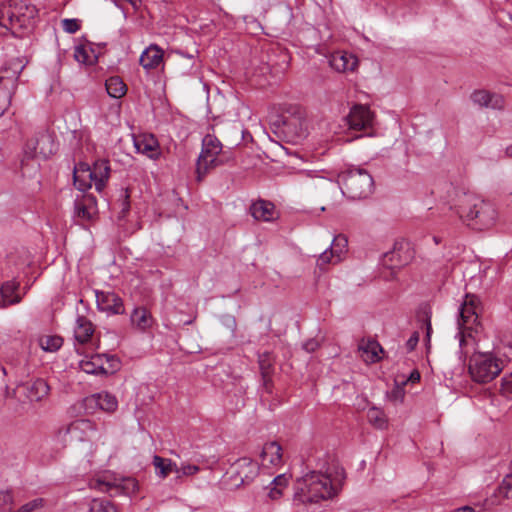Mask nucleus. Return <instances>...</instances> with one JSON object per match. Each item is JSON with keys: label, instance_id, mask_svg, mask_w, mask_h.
<instances>
[{"label": "nucleus", "instance_id": "f257e3e1", "mask_svg": "<svg viewBox=\"0 0 512 512\" xmlns=\"http://www.w3.org/2000/svg\"><path fill=\"white\" fill-rule=\"evenodd\" d=\"M456 197L451 208L455 209L459 218L468 226L484 230L495 224L497 211L490 202L465 192L457 193Z\"/></svg>", "mask_w": 512, "mask_h": 512}, {"label": "nucleus", "instance_id": "f03ea898", "mask_svg": "<svg viewBox=\"0 0 512 512\" xmlns=\"http://www.w3.org/2000/svg\"><path fill=\"white\" fill-rule=\"evenodd\" d=\"M479 299L473 294H466L459 307V317L457 320L459 332L456 337L459 339L460 358H466L469 353V347L475 345V339L472 336V330L478 324Z\"/></svg>", "mask_w": 512, "mask_h": 512}, {"label": "nucleus", "instance_id": "7ed1b4c3", "mask_svg": "<svg viewBox=\"0 0 512 512\" xmlns=\"http://www.w3.org/2000/svg\"><path fill=\"white\" fill-rule=\"evenodd\" d=\"M297 493L303 501L317 503L332 498L336 492L328 476L312 471L297 480Z\"/></svg>", "mask_w": 512, "mask_h": 512}, {"label": "nucleus", "instance_id": "20e7f679", "mask_svg": "<svg viewBox=\"0 0 512 512\" xmlns=\"http://www.w3.org/2000/svg\"><path fill=\"white\" fill-rule=\"evenodd\" d=\"M342 193L351 199H365L374 190V180L370 173L361 168L350 169L339 175Z\"/></svg>", "mask_w": 512, "mask_h": 512}, {"label": "nucleus", "instance_id": "39448f33", "mask_svg": "<svg viewBox=\"0 0 512 512\" xmlns=\"http://www.w3.org/2000/svg\"><path fill=\"white\" fill-rule=\"evenodd\" d=\"M503 370V360L491 352L474 353L469 361V373L473 381L488 383Z\"/></svg>", "mask_w": 512, "mask_h": 512}, {"label": "nucleus", "instance_id": "423d86ee", "mask_svg": "<svg viewBox=\"0 0 512 512\" xmlns=\"http://www.w3.org/2000/svg\"><path fill=\"white\" fill-rule=\"evenodd\" d=\"M222 143L214 135L207 134L202 139V149L196 163V179L201 182L210 169L222 165L224 160L219 157Z\"/></svg>", "mask_w": 512, "mask_h": 512}, {"label": "nucleus", "instance_id": "0eeeda50", "mask_svg": "<svg viewBox=\"0 0 512 512\" xmlns=\"http://www.w3.org/2000/svg\"><path fill=\"white\" fill-rule=\"evenodd\" d=\"M37 14L36 7L26 3H20L13 9L6 10L7 30L21 37L19 34L21 31L33 29Z\"/></svg>", "mask_w": 512, "mask_h": 512}, {"label": "nucleus", "instance_id": "6e6552de", "mask_svg": "<svg viewBox=\"0 0 512 512\" xmlns=\"http://www.w3.org/2000/svg\"><path fill=\"white\" fill-rule=\"evenodd\" d=\"M90 487L101 492L109 493L110 496L124 494L131 496L138 490V482L131 477L113 480L108 477L97 478L90 481Z\"/></svg>", "mask_w": 512, "mask_h": 512}, {"label": "nucleus", "instance_id": "1a4fd4ad", "mask_svg": "<svg viewBox=\"0 0 512 512\" xmlns=\"http://www.w3.org/2000/svg\"><path fill=\"white\" fill-rule=\"evenodd\" d=\"M83 406L85 411L91 414L97 410L112 413L117 409L118 401L114 395L103 391L84 398Z\"/></svg>", "mask_w": 512, "mask_h": 512}, {"label": "nucleus", "instance_id": "9d476101", "mask_svg": "<svg viewBox=\"0 0 512 512\" xmlns=\"http://www.w3.org/2000/svg\"><path fill=\"white\" fill-rule=\"evenodd\" d=\"M71 440L92 441L97 435V425L89 419H78L65 428Z\"/></svg>", "mask_w": 512, "mask_h": 512}, {"label": "nucleus", "instance_id": "9b49d317", "mask_svg": "<svg viewBox=\"0 0 512 512\" xmlns=\"http://www.w3.org/2000/svg\"><path fill=\"white\" fill-rule=\"evenodd\" d=\"M232 478L237 486L250 483L257 475L258 466L251 458L242 457L232 465Z\"/></svg>", "mask_w": 512, "mask_h": 512}, {"label": "nucleus", "instance_id": "f8f14e48", "mask_svg": "<svg viewBox=\"0 0 512 512\" xmlns=\"http://www.w3.org/2000/svg\"><path fill=\"white\" fill-rule=\"evenodd\" d=\"M347 124L352 130H364L372 126L373 113L365 105H355L346 117Z\"/></svg>", "mask_w": 512, "mask_h": 512}, {"label": "nucleus", "instance_id": "ddd939ff", "mask_svg": "<svg viewBox=\"0 0 512 512\" xmlns=\"http://www.w3.org/2000/svg\"><path fill=\"white\" fill-rule=\"evenodd\" d=\"M282 132L288 141L297 143L307 136L306 121L301 116H288L283 119Z\"/></svg>", "mask_w": 512, "mask_h": 512}, {"label": "nucleus", "instance_id": "4468645a", "mask_svg": "<svg viewBox=\"0 0 512 512\" xmlns=\"http://www.w3.org/2000/svg\"><path fill=\"white\" fill-rule=\"evenodd\" d=\"M97 201L92 194H82L74 201V216L82 221H91L96 216Z\"/></svg>", "mask_w": 512, "mask_h": 512}, {"label": "nucleus", "instance_id": "2eb2a0df", "mask_svg": "<svg viewBox=\"0 0 512 512\" xmlns=\"http://www.w3.org/2000/svg\"><path fill=\"white\" fill-rule=\"evenodd\" d=\"M98 307L113 314H122L124 306L122 299L113 292L96 291Z\"/></svg>", "mask_w": 512, "mask_h": 512}, {"label": "nucleus", "instance_id": "dca6fc26", "mask_svg": "<svg viewBox=\"0 0 512 512\" xmlns=\"http://www.w3.org/2000/svg\"><path fill=\"white\" fill-rule=\"evenodd\" d=\"M251 216L257 221L270 222L277 218L275 205L263 199L253 202L249 208Z\"/></svg>", "mask_w": 512, "mask_h": 512}, {"label": "nucleus", "instance_id": "f3484780", "mask_svg": "<svg viewBox=\"0 0 512 512\" xmlns=\"http://www.w3.org/2000/svg\"><path fill=\"white\" fill-rule=\"evenodd\" d=\"M136 150L150 158H157L160 155L158 139L153 134H141L134 137Z\"/></svg>", "mask_w": 512, "mask_h": 512}, {"label": "nucleus", "instance_id": "a211bd4d", "mask_svg": "<svg viewBox=\"0 0 512 512\" xmlns=\"http://www.w3.org/2000/svg\"><path fill=\"white\" fill-rule=\"evenodd\" d=\"M110 171L109 161L106 159H99L94 162L92 167L90 166L91 177L98 192L104 189L110 177Z\"/></svg>", "mask_w": 512, "mask_h": 512}, {"label": "nucleus", "instance_id": "6ab92c4d", "mask_svg": "<svg viewBox=\"0 0 512 512\" xmlns=\"http://www.w3.org/2000/svg\"><path fill=\"white\" fill-rule=\"evenodd\" d=\"M471 100L480 107L502 109L504 100L501 95L486 90H476L471 94Z\"/></svg>", "mask_w": 512, "mask_h": 512}, {"label": "nucleus", "instance_id": "aec40b11", "mask_svg": "<svg viewBox=\"0 0 512 512\" xmlns=\"http://www.w3.org/2000/svg\"><path fill=\"white\" fill-rule=\"evenodd\" d=\"M20 283L16 280L4 282L0 287V308H6L21 302L22 297L17 294Z\"/></svg>", "mask_w": 512, "mask_h": 512}, {"label": "nucleus", "instance_id": "412c9836", "mask_svg": "<svg viewBox=\"0 0 512 512\" xmlns=\"http://www.w3.org/2000/svg\"><path fill=\"white\" fill-rule=\"evenodd\" d=\"M329 64L337 72H346L356 68L357 60L353 55L339 51L331 54Z\"/></svg>", "mask_w": 512, "mask_h": 512}, {"label": "nucleus", "instance_id": "4be33fe9", "mask_svg": "<svg viewBox=\"0 0 512 512\" xmlns=\"http://www.w3.org/2000/svg\"><path fill=\"white\" fill-rule=\"evenodd\" d=\"M170 106L168 105L164 111V102L162 101V116H165L166 129L165 131L168 133L167 138L170 142H174L173 136L176 135L179 137L180 128L183 127V118L179 113H172L170 111Z\"/></svg>", "mask_w": 512, "mask_h": 512}, {"label": "nucleus", "instance_id": "5701e85b", "mask_svg": "<svg viewBox=\"0 0 512 512\" xmlns=\"http://www.w3.org/2000/svg\"><path fill=\"white\" fill-rule=\"evenodd\" d=\"M74 185L80 191L91 188L93 178L91 177L90 165L87 163H79L74 167L73 171Z\"/></svg>", "mask_w": 512, "mask_h": 512}, {"label": "nucleus", "instance_id": "b1692460", "mask_svg": "<svg viewBox=\"0 0 512 512\" xmlns=\"http://www.w3.org/2000/svg\"><path fill=\"white\" fill-rule=\"evenodd\" d=\"M26 391V397L30 401H41L45 398L50 390L49 385L43 379H36L23 385Z\"/></svg>", "mask_w": 512, "mask_h": 512}, {"label": "nucleus", "instance_id": "393cba45", "mask_svg": "<svg viewBox=\"0 0 512 512\" xmlns=\"http://www.w3.org/2000/svg\"><path fill=\"white\" fill-rule=\"evenodd\" d=\"M94 326L85 316H78L74 329V337L77 342L84 344L88 342L93 335Z\"/></svg>", "mask_w": 512, "mask_h": 512}, {"label": "nucleus", "instance_id": "a878e982", "mask_svg": "<svg viewBox=\"0 0 512 512\" xmlns=\"http://www.w3.org/2000/svg\"><path fill=\"white\" fill-rule=\"evenodd\" d=\"M141 66L149 71L160 65V47L157 44H151L140 56Z\"/></svg>", "mask_w": 512, "mask_h": 512}, {"label": "nucleus", "instance_id": "bb28decb", "mask_svg": "<svg viewBox=\"0 0 512 512\" xmlns=\"http://www.w3.org/2000/svg\"><path fill=\"white\" fill-rule=\"evenodd\" d=\"M131 323L139 330L145 331L154 323L151 313L145 307H137L130 316Z\"/></svg>", "mask_w": 512, "mask_h": 512}, {"label": "nucleus", "instance_id": "cd10ccee", "mask_svg": "<svg viewBox=\"0 0 512 512\" xmlns=\"http://www.w3.org/2000/svg\"><path fill=\"white\" fill-rule=\"evenodd\" d=\"M35 143L39 148V151H37L39 153V157L43 159L49 158L56 152L57 146L54 142L53 136L49 133H39L37 135V142Z\"/></svg>", "mask_w": 512, "mask_h": 512}, {"label": "nucleus", "instance_id": "c85d7f7f", "mask_svg": "<svg viewBox=\"0 0 512 512\" xmlns=\"http://www.w3.org/2000/svg\"><path fill=\"white\" fill-rule=\"evenodd\" d=\"M361 351V357L366 363H376L381 358L380 352H383L381 345L375 340H369L366 344L359 347Z\"/></svg>", "mask_w": 512, "mask_h": 512}, {"label": "nucleus", "instance_id": "c756f323", "mask_svg": "<svg viewBox=\"0 0 512 512\" xmlns=\"http://www.w3.org/2000/svg\"><path fill=\"white\" fill-rule=\"evenodd\" d=\"M402 245L400 247H397L395 245L394 249L392 251H389L384 254L383 262L385 265L389 266L390 268H398L406 265L411 258V255L407 251V254L405 257H402L401 250Z\"/></svg>", "mask_w": 512, "mask_h": 512}, {"label": "nucleus", "instance_id": "7c9ffc66", "mask_svg": "<svg viewBox=\"0 0 512 512\" xmlns=\"http://www.w3.org/2000/svg\"><path fill=\"white\" fill-rule=\"evenodd\" d=\"M260 457L263 461L268 458V461L272 465H277L282 460V447L276 442L266 443L261 451Z\"/></svg>", "mask_w": 512, "mask_h": 512}, {"label": "nucleus", "instance_id": "2f4dec72", "mask_svg": "<svg viewBox=\"0 0 512 512\" xmlns=\"http://www.w3.org/2000/svg\"><path fill=\"white\" fill-rule=\"evenodd\" d=\"M80 368L87 374H105L103 355L97 354L92 356L90 360L80 361Z\"/></svg>", "mask_w": 512, "mask_h": 512}, {"label": "nucleus", "instance_id": "473e14b6", "mask_svg": "<svg viewBox=\"0 0 512 512\" xmlns=\"http://www.w3.org/2000/svg\"><path fill=\"white\" fill-rule=\"evenodd\" d=\"M259 367L263 378L264 386L268 389L271 383V374L273 372V358L271 353L264 352L259 355Z\"/></svg>", "mask_w": 512, "mask_h": 512}, {"label": "nucleus", "instance_id": "72a5a7b5", "mask_svg": "<svg viewBox=\"0 0 512 512\" xmlns=\"http://www.w3.org/2000/svg\"><path fill=\"white\" fill-rule=\"evenodd\" d=\"M106 91L112 98L119 99L127 92V87L122 79L118 76L110 77L105 83Z\"/></svg>", "mask_w": 512, "mask_h": 512}, {"label": "nucleus", "instance_id": "f704fd0d", "mask_svg": "<svg viewBox=\"0 0 512 512\" xmlns=\"http://www.w3.org/2000/svg\"><path fill=\"white\" fill-rule=\"evenodd\" d=\"M431 314V308L428 304H421L416 311L417 321L421 323L422 328H425L427 341H430L432 333Z\"/></svg>", "mask_w": 512, "mask_h": 512}, {"label": "nucleus", "instance_id": "c9c22d12", "mask_svg": "<svg viewBox=\"0 0 512 512\" xmlns=\"http://www.w3.org/2000/svg\"><path fill=\"white\" fill-rule=\"evenodd\" d=\"M39 345L46 352H56L63 345V338L58 335L43 336L39 339Z\"/></svg>", "mask_w": 512, "mask_h": 512}, {"label": "nucleus", "instance_id": "e433bc0d", "mask_svg": "<svg viewBox=\"0 0 512 512\" xmlns=\"http://www.w3.org/2000/svg\"><path fill=\"white\" fill-rule=\"evenodd\" d=\"M199 470H200V468L197 465L187 464V465L181 466L179 468L178 476L173 477L171 479L170 486L172 488L179 486L183 482L184 477L195 475L196 473L199 472Z\"/></svg>", "mask_w": 512, "mask_h": 512}, {"label": "nucleus", "instance_id": "4c0bfd02", "mask_svg": "<svg viewBox=\"0 0 512 512\" xmlns=\"http://www.w3.org/2000/svg\"><path fill=\"white\" fill-rule=\"evenodd\" d=\"M367 418L369 423L378 429H383L387 425L384 412L376 407H372L368 410Z\"/></svg>", "mask_w": 512, "mask_h": 512}, {"label": "nucleus", "instance_id": "58836bf2", "mask_svg": "<svg viewBox=\"0 0 512 512\" xmlns=\"http://www.w3.org/2000/svg\"><path fill=\"white\" fill-rule=\"evenodd\" d=\"M89 512H117L114 504L106 499H93Z\"/></svg>", "mask_w": 512, "mask_h": 512}, {"label": "nucleus", "instance_id": "ea45409f", "mask_svg": "<svg viewBox=\"0 0 512 512\" xmlns=\"http://www.w3.org/2000/svg\"><path fill=\"white\" fill-rule=\"evenodd\" d=\"M348 241L347 238L343 235H338L333 239L330 248V255L336 256V261L340 260V254L347 247Z\"/></svg>", "mask_w": 512, "mask_h": 512}, {"label": "nucleus", "instance_id": "a19ab883", "mask_svg": "<svg viewBox=\"0 0 512 512\" xmlns=\"http://www.w3.org/2000/svg\"><path fill=\"white\" fill-rule=\"evenodd\" d=\"M19 72L16 70L11 71L8 68L0 70V87L8 88V86H14L18 79Z\"/></svg>", "mask_w": 512, "mask_h": 512}, {"label": "nucleus", "instance_id": "79ce46f5", "mask_svg": "<svg viewBox=\"0 0 512 512\" xmlns=\"http://www.w3.org/2000/svg\"><path fill=\"white\" fill-rule=\"evenodd\" d=\"M179 467L177 464L171 459L162 457V479L168 478L170 475H174V477L178 476Z\"/></svg>", "mask_w": 512, "mask_h": 512}, {"label": "nucleus", "instance_id": "37998d69", "mask_svg": "<svg viewBox=\"0 0 512 512\" xmlns=\"http://www.w3.org/2000/svg\"><path fill=\"white\" fill-rule=\"evenodd\" d=\"M35 142H37V135L26 142L24 146L25 158L34 159L39 157V153L37 152L39 148Z\"/></svg>", "mask_w": 512, "mask_h": 512}, {"label": "nucleus", "instance_id": "c03bdc74", "mask_svg": "<svg viewBox=\"0 0 512 512\" xmlns=\"http://www.w3.org/2000/svg\"><path fill=\"white\" fill-rule=\"evenodd\" d=\"M497 491L501 498H508L512 493V474L506 475L501 484L498 486Z\"/></svg>", "mask_w": 512, "mask_h": 512}, {"label": "nucleus", "instance_id": "a18cd8bd", "mask_svg": "<svg viewBox=\"0 0 512 512\" xmlns=\"http://www.w3.org/2000/svg\"><path fill=\"white\" fill-rule=\"evenodd\" d=\"M103 358L108 364V366L105 367V375L113 374L120 368V360L115 355L103 354Z\"/></svg>", "mask_w": 512, "mask_h": 512}, {"label": "nucleus", "instance_id": "49530a36", "mask_svg": "<svg viewBox=\"0 0 512 512\" xmlns=\"http://www.w3.org/2000/svg\"><path fill=\"white\" fill-rule=\"evenodd\" d=\"M62 28L69 34H74L80 29V22L77 19L62 20Z\"/></svg>", "mask_w": 512, "mask_h": 512}, {"label": "nucleus", "instance_id": "de8ad7c7", "mask_svg": "<svg viewBox=\"0 0 512 512\" xmlns=\"http://www.w3.org/2000/svg\"><path fill=\"white\" fill-rule=\"evenodd\" d=\"M501 392L507 397L512 396V372L501 379Z\"/></svg>", "mask_w": 512, "mask_h": 512}, {"label": "nucleus", "instance_id": "09e8293b", "mask_svg": "<svg viewBox=\"0 0 512 512\" xmlns=\"http://www.w3.org/2000/svg\"><path fill=\"white\" fill-rule=\"evenodd\" d=\"M74 58L77 62L84 64L89 59V54L83 46H76L74 50Z\"/></svg>", "mask_w": 512, "mask_h": 512}, {"label": "nucleus", "instance_id": "8fccbe9b", "mask_svg": "<svg viewBox=\"0 0 512 512\" xmlns=\"http://www.w3.org/2000/svg\"><path fill=\"white\" fill-rule=\"evenodd\" d=\"M500 497H501V495L499 494V492L496 489L494 491L493 495H491L490 497L485 499L483 508L490 509L491 507L500 504V500H501Z\"/></svg>", "mask_w": 512, "mask_h": 512}, {"label": "nucleus", "instance_id": "3c124183", "mask_svg": "<svg viewBox=\"0 0 512 512\" xmlns=\"http://www.w3.org/2000/svg\"><path fill=\"white\" fill-rule=\"evenodd\" d=\"M13 501V496L10 491H1L0 492V509H5V507L11 504Z\"/></svg>", "mask_w": 512, "mask_h": 512}, {"label": "nucleus", "instance_id": "603ef678", "mask_svg": "<svg viewBox=\"0 0 512 512\" xmlns=\"http://www.w3.org/2000/svg\"><path fill=\"white\" fill-rule=\"evenodd\" d=\"M334 257L335 256L330 255V248H328L319 256L318 265L320 266V268H322L323 265L330 263L332 258Z\"/></svg>", "mask_w": 512, "mask_h": 512}, {"label": "nucleus", "instance_id": "864d4df0", "mask_svg": "<svg viewBox=\"0 0 512 512\" xmlns=\"http://www.w3.org/2000/svg\"><path fill=\"white\" fill-rule=\"evenodd\" d=\"M419 342V333L415 331L406 342L408 351H413Z\"/></svg>", "mask_w": 512, "mask_h": 512}, {"label": "nucleus", "instance_id": "5fc2aeb1", "mask_svg": "<svg viewBox=\"0 0 512 512\" xmlns=\"http://www.w3.org/2000/svg\"><path fill=\"white\" fill-rule=\"evenodd\" d=\"M272 484L282 489L283 487L287 486L288 478L286 477L285 474L278 475L273 479Z\"/></svg>", "mask_w": 512, "mask_h": 512}, {"label": "nucleus", "instance_id": "6e6d98bb", "mask_svg": "<svg viewBox=\"0 0 512 512\" xmlns=\"http://www.w3.org/2000/svg\"><path fill=\"white\" fill-rule=\"evenodd\" d=\"M319 344L315 339H309L303 343V349L307 352H314L318 348Z\"/></svg>", "mask_w": 512, "mask_h": 512}, {"label": "nucleus", "instance_id": "4d7b16f0", "mask_svg": "<svg viewBox=\"0 0 512 512\" xmlns=\"http://www.w3.org/2000/svg\"><path fill=\"white\" fill-rule=\"evenodd\" d=\"M282 495V489L274 486L270 492L269 497L273 500L278 499Z\"/></svg>", "mask_w": 512, "mask_h": 512}, {"label": "nucleus", "instance_id": "13d9d810", "mask_svg": "<svg viewBox=\"0 0 512 512\" xmlns=\"http://www.w3.org/2000/svg\"><path fill=\"white\" fill-rule=\"evenodd\" d=\"M6 10H0V28L7 29Z\"/></svg>", "mask_w": 512, "mask_h": 512}, {"label": "nucleus", "instance_id": "bf43d9fd", "mask_svg": "<svg viewBox=\"0 0 512 512\" xmlns=\"http://www.w3.org/2000/svg\"><path fill=\"white\" fill-rule=\"evenodd\" d=\"M408 380L413 383L418 382L420 380V373L417 370L412 371Z\"/></svg>", "mask_w": 512, "mask_h": 512}, {"label": "nucleus", "instance_id": "052dcab7", "mask_svg": "<svg viewBox=\"0 0 512 512\" xmlns=\"http://www.w3.org/2000/svg\"><path fill=\"white\" fill-rule=\"evenodd\" d=\"M453 512H475V509L471 506H463V507L454 509Z\"/></svg>", "mask_w": 512, "mask_h": 512}, {"label": "nucleus", "instance_id": "680f3d73", "mask_svg": "<svg viewBox=\"0 0 512 512\" xmlns=\"http://www.w3.org/2000/svg\"><path fill=\"white\" fill-rule=\"evenodd\" d=\"M153 464H154L156 470H160V456L159 455L154 456Z\"/></svg>", "mask_w": 512, "mask_h": 512}, {"label": "nucleus", "instance_id": "e2e57ef3", "mask_svg": "<svg viewBox=\"0 0 512 512\" xmlns=\"http://www.w3.org/2000/svg\"><path fill=\"white\" fill-rule=\"evenodd\" d=\"M122 205H123L122 212H123V213L127 212V211H128V209H129V204H128L126 201H124V202L122 203Z\"/></svg>", "mask_w": 512, "mask_h": 512}, {"label": "nucleus", "instance_id": "0e129e2a", "mask_svg": "<svg viewBox=\"0 0 512 512\" xmlns=\"http://www.w3.org/2000/svg\"><path fill=\"white\" fill-rule=\"evenodd\" d=\"M506 154H507V156L512 158V145H510L506 148Z\"/></svg>", "mask_w": 512, "mask_h": 512}, {"label": "nucleus", "instance_id": "69168bd1", "mask_svg": "<svg viewBox=\"0 0 512 512\" xmlns=\"http://www.w3.org/2000/svg\"><path fill=\"white\" fill-rule=\"evenodd\" d=\"M164 142H165L164 141V136L162 135V140H161L162 145L164 144Z\"/></svg>", "mask_w": 512, "mask_h": 512}, {"label": "nucleus", "instance_id": "338daca9", "mask_svg": "<svg viewBox=\"0 0 512 512\" xmlns=\"http://www.w3.org/2000/svg\"><path fill=\"white\" fill-rule=\"evenodd\" d=\"M166 149L168 152H170V145H168Z\"/></svg>", "mask_w": 512, "mask_h": 512}]
</instances>
